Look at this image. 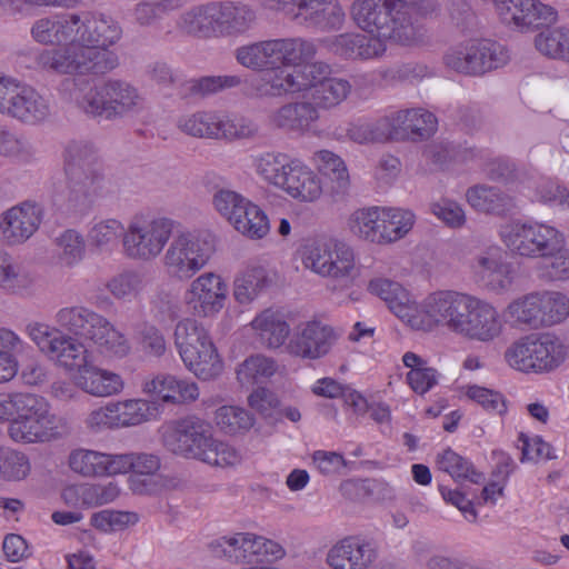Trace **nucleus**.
Wrapping results in <instances>:
<instances>
[{
  "mask_svg": "<svg viewBox=\"0 0 569 569\" xmlns=\"http://www.w3.org/2000/svg\"><path fill=\"white\" fill-rule=\"evenodd\" d=\"M426 153L433 163L439 166L465 162L475 157L472 149L462 148L451 142L435 143L427 149Z\"/></svg>",
  "mask_w": 569,
  "mask_h": 569,
  "instance_id": "774afa93",
  "label": "nucleus"
},
{
  "mask_svg": "<svg viewBox=\"0 0 569 569\" xmlns=\"http://www.w3.org/2000/svg\"><path fill=\"white\" fill-rule=\"evenodd\" d=\"M351 14L371 37L402 44L417 42L419 29L411 22L412 7L405 0H356Z\"/></svg>",
  "mask_w": 569,
  "mask_h": 569,
  "instance_id": "7ed1b4c3",
  "label": "nucleus"
},
{
  "mask_svg": "<svg viewBox=\"0 0 569 569\" xmlns=\"http://www.w3.org/2000/svg\"><path fill=\"white\" fill-rule=\"evenodd\" d=\"M479 40L452 49L445 56L446 64L460 73L479 76L485 73V62L479 57Z\"/></svg>",
  "mask_w": 569,
  "mask_h": 569,
  "instance_id": "79ce46f5",
  "label": "nucleus"
},
{
  "mask_svg": "<svg viewBox=\"0 0 569 569\" xmlns=\"http://www.w3.org/2000/svg\"><path fill=\"white\" fill-rule=\"evenodd\" d=\"M398 133L412 140L428 138L436 130V117L423 109H408L396 112Z\"/></svg>",
  "mask_w": 569,
  "mask_h": 569,
  "instance_id": "4c0bfd02",
  "label": "nucleus"
},
{
  "mask_svg": "<svg viewBox=\"0 0 569 569\" xmlns=\"http://www.w3.org/2000/svg\"><path fill=\"white\" fill-rule=\"evenodd\" d=\"M43 211L39 204L23 201L0 214V241L9 244H22L39 229Z\"/></svg>",
  "mask_w": 569,
  "mask_h": 569,
  "instance_id": "f3484780",
  "label": "nucleus"
},
{
  "mask_svg": "<svg viewBox=\"0 0 569 569\" xmlns=\"http://www.w3.org/2000/svg\"><path fill=\"white\" fill-rule=\"evenodd\" d=\"M217 426L226 433L248 431L254 423L252 415L243 408L222 406L216 411Z\"/></svg>",
  "mask_w": 569,
  "mask_h": 569,
  "instance_id": "864d4df0",
  "label": "nucleus"
},
{
  "mask_svg": "<svg viewBox=\"0 0 569 569\" xmlns=\"http://www.w3.org/2000/svg\"><path fill=\"white\" fill-rule=\"evenodd\" d=\"M218 37H234L250 30L257 20L254 8L246 2L217 3Z\"/></svg>",
  "mask_w": 569,
  "mask_h": 569,
  "instance_id": "c756f323",
  "label": "nucleus"
},
{
  "mask_svg": "<svg viewBox=\"0 0 569 569\" xmlns=\"http://www.w3.org/2000/svg\"><path fill=\"white\" fill-rule=\"evenodd\" d=\"M376 559V548L353 537L340 540L327 553V562L332 569H368Z\"/></svg>",
  "mask_w": 569,
  "mask_h": 569,
  "instance_id": "b1692460",
  "label": "nucleus"
},
{
  "mask_svg": "<svg viewBox=\"0 0 569 569\" xmlns=\"http://www.w3.org/2000/svg\"><path fill=\"white\" fill-rule=\"evenodd\" d=\"M502 329L498 310L489 302L473 297L457 335L469 340L490 342L501 335Z\"/></svg>",
  "mask_w": 569,
  "mask_h": 569,
  "instance_id": "6ab92c4d",
  "label": "nucleus"
},
{
  "mask_svg": "<svg viewBox=\"0 0 569 569\" xmlns=\"http://www.w3.org/2000/svg\"><path fill=\"white\" fill-rule=\"evenodd\" d=\"M278 188L301 201H315L322 191L317 174L297 159L291 160Z\"/></svg>",
  "mask_w": 569,
  "mask_h": 569,
  "instance_id": "cd10ccee",
  "label": "nucleus"
},
{
  "mask_svg": "<svg viewBox=\"0 0 569 569\" xmlns=\"http://www.w3.org/2000/svg\"><path fill=\"white\" fill-rule=\"evenodd\" d=\"M303 262L315 273L343 283L350 282L356 274L352 248L335 239L308 246Z\"/></svg>",
  "mask_w": 569,
  "mask_h": 569,
  "instance_id": "f8f14e48",
  "label": "nucleus"
},
{
  "mask_svg": "<svg viewBox=\"0 0 569 569\" xmlns=\"http://www.w3.org/2000/svg\"><path fill=\"white\" fill-rule=\"evenodd\" d=\"M240 216L232 222V226L243 236L261 239L269 232L268 217L257 204L249 202Z\"/></svg>",
  "mask_w": 569,
  "mask_h": 569,
  "instance_id": "603ef678",
  "label": "nucleus"
},
{
  "mask_svg": "<svg viewBox=\"0 0 569 569\" xmlns=\"http://www.w3.org/2000/svg\"><path fill=\"white\" fill-rule=\"evenodd\" d=\"M310 63L298 68L271 66L251 82L252 93L258 98H283L307 92V80L315 78Z\"/></svg>",
  "mask_w": 569,
  "mask_h": 569,
  "instance_id": "ddd939ff",
  "label": "nucleus"
},
{
  "mask_svg": "<svg viewBox=\"0 0 569 569\" xmlns=\"http://www.w3.org/2000/svg\"><path fill=\"white\" fill-rule=\"evenodd\" d=\"M127 229L117 219H106L93 224L89 231L91 243L98 248H109L124 237Z\"/></svg>",
  "mask_w": 569,
  "mask_h": 569,
  "instance_id": "338daca9",
  "label": "nucleus"
},
{
  "mask_svg": "<svg viewBox=\"0 0 569 569\" xmlns=\"http://www.w3.org/2000/svg\"><path fill=\"white\" fill-rule=\"evenodd\" d=\"M30 141L23 136L16 134L7 127L0 124V154L28 161L33 156Z\"/></svg>",
  "mask_w": 569,
  "mask_h": 569,
  "instance_id": "69168bd1",
  "label": "nucleus"
},
{
  "mask_svg": "<svg viewBox=\"0 0 569 569\" xmlns=\"http://www.w3.org/2000/svg\"><path fill=\"white\" fill-rule=\"evenodd\" d=\"M73 100L88 118L106 121L137 114L144 107V99L138 88L127 80L116 78L87 89H76Z\"/></svg>",
  "mask_w": 569,
  "mask_h": 569,
  "instance_id": "20e7f679",
  "label": "nucleus"
},
{
  "mask_svg": "<svg viewBox=\"0 0 569 569\" xmlns=\"http://www.w3.org/2000/svg\"><path fill=\"white\" fill-rule=\"evenodd\" d=\"M437 465L455 481L469 480L472 483H481L485 480L483 473L477 471L471 461L450 448L438 455Z\"/></svg>",
  "mask_w": 569,
  "mask_h": 569,
  "instance_id": "a18cd8bd",
  "label": "nucleus"
},
{
  "mask_svg": "<svg viewBox=\"0 0 569 569\" xmlns=\"http://www.w3.org/2000/svg\"><path fill=\"white\" fill-rule=\"evenodd\" d=\"M276 362L261 355L246 359L237 370V378L243 386H249L271 377L276 372Z\"/></svg>",
  "mask_w": 569,
  "mask_h": 569,
  "instance_id": "5fc2aeb1",
  "label": "nucleus"
},
{
  "mask_svg": "<svg viewBox=\"0 0 569 569\" xmlns=\"http://www.w3.org/2000/svg\"><path fill=\"white\" fill-rule=\"evenodd\" d=\"M538 277L545 281H563L569 279V250L562 249L543 258L537 269Z\"/></svg>",
  "mask_w": 569,
  "mask_h": 569,
  "instance_id": "0e129e2a",
  "label": "nucleus"
},
{
  "mask_svg": "<svg viewBox=\"0 0 569 569\" xmlns=\"http://www.w3.org/2000/svg\"><path fill=\"white\" fill-rule=\"evenodd\" d=\"M217 3H206L184 11L178 21L179 28L197 38H218Z\"/></svg>",
  "mask_w": 569,
  "mask_h": 569,
  "instance_id": "2f4dec72",
  "label": "nucleus"
},
{
  "mask_svg": "<svg viewBox=\"0 0 569 569\" xmlns=\"http://www.w3.org/2000/svg\"><path fill=\"white\" fill-rule=\"evenodd\" d=\"M312 70L307 80V92L310 91L309 102L315 106L316 111L330 110L343 102L351 92V84L342 78L331 77L332 68L323 61L310 63Z\"/></svg>",
  "mask_w": 569,
  "mask_h": 569,
  "instance_id": "2eb2a0df",
  "label": "nucleus"
},
{
  "mask_svg": "<svg viewBox=\"0 0 569 569\" xmlns=\"http://www.w3.org/2000/svg\"><path fill=\"white\" fill-rule=\"evenodd\" d=\"M251 326L260 342L267 348L281 347L290 335V326L286 316L278 309H264L256 316Z\"/></svg>",
  "mask_w": 569,
  "mask_h": 569,
  "instance_id": "7c9ffc66",
  "label": "nucleus"
},
{
  "mask_svg": "<svg viewBox=\"0 0 569 569\" xmlns=\"http://www.w3.org/2000/svg\"><path fill=\"white\" fill-rule=\"evenodd\" d=\"M472 298L473 296L467 293L441 290L426 299L423 310L430 321L441 325L457 335Z\"/></svg>",
  "mask_w": 569,
  "mask_h": 569,
  "instance_id": "a211bd4d",
  "label": "nucleus"
},
{
  "mask_svg": "<svg viewBox=\"0 0 569 569\" xmlns=\"http://www.w3.org/2000/svg\"><path fill=\"white\" fill-rule=\"evenodd\" d=\"M63 178L51 183L53 206L67 214L86 213L94 200L117 191L116 183L104 173L94 143L87 139L68 141L62 152Z\"/></svg>",
  "mask_w": 569,
  "mask_h": 569,
  "instance_id": "f03ea898",
  "label": "nucleus"
},
{
  "mask_svg": "<svg viewBox=\"0 0 569 569\" xmlns=\"http://www.w3.org/2000/svg\"><path fill=\"white\" fill-rule=\"evenodd\" d=\"M137 349L148 358L159 359L167 352V341L162 332L152 325H143L134 337Z\"/></svg>",
  "mask_w": 569,
  "mask_h": 569,
  "instance_id": "052dcab7",
  "label": "nucleus"
},
{
  "mask_svg": "<svg viewBox=\"0 0 569 569\" xmlns=\"http://www.w3.org/2000/svg\"><path fill=\"white\" fill-rule=\"evenodd\" d=\"M268 284L263 268H252L234 281V298L240 303L252 301Z\"/></svg>",
  "mask_w": 569,
  "mask_h": 569,
  "instance_id": "13d9d810",
  "label": "nucleus"
},
{
  "mask_svg": "<svg viewBox=\"0 0 569 569\" xmlns=\"http://www.w3.org/2000/svg\"><path fill=\"white\" fill-rule=\"evenodd\" d=\"M214 251L210 234L180 233L170 242L163 266L170 277L188 280L200 271Z\"/></svg>",
  "mask_w": 569,
  "mask_h": 569,
  "instance_id": "9d476101",
  "label": "nucleus"
},
{
  "mask_svg": "<svg viewBox=\"0 0 569 569\" xmlns=\"http://www.w3.org/2000/svg\"><path fill=\"white\" fill-rule=\"evenodd\" d=\"M234 59L241 67L257 72H266L276 64L272 40H262L238 47Z\"/></svg>",
  "mask_w": 569,
  "mask_h": 569,
  "instance_id": "e433bc0d",
  "label": "nucleus"
},
{
  "mask_svg": "<svg viewBox=\"0 0 569 569\" xmlns=\"http://www.w3.org/2000/svg\"><path fill=\"white\" fill-rule=\"evenodd\" d=\"M291 160L286 153L264 152L253 159V167L264 181L279 187Z\"/></svg>",
  "mask_w": 569,
  "mask_h": 569,
  "instance_id": "3c124183",
  "label": "nucleus"
},
{
  "mask_svg": "<svg viewBox=\"0 0 569 569\" xmlns=\"http://www.w3.org/2000/svg\"><path fill=\"white\" fill-rule=\"evenodd\" d=\"M466 198L476 210L496 216H505L516 207L515 199L511 196L497 187L486 184L469 188Z\"/></svg>",
  "mask_w": 569,
  "mask_h": 569,
  "instance_id": "72a5a7b5",
  "label": "nucleus"
},
{
  "mask_svg": "<svg viewBox=\"0 0 569 569\" xmlns=\"http://www.w3.org/2000/svg\"><path fill=\"white\" fill-rule=\"evenodd\" d=\"M31 471V463L24 452L4 450L0 452V479L6 481H21Z\"/></svg>",
  "mask_w": 569,
  "mask_h": 569,
  "instance_id": "4d7b16f0",
  "label": "nucleus"
},
{
  "mask_svg": "<svg viewBox=\"0 0 569 569\" xmlns=\"http://www.w3.org/2000/svg\"><path fill=\"white\" fill-rule=\"evenodd\" d=\"M172 230L171 219L134 216L123 237L124 252L132 259L151 260L163 250Z\"/></svg>",
  "mask_w": 569,
  "mask_h": 569,
  "instance_id": "9b49d317",
  "label": "nucleus"
},
{
  "mask_svg": "<svg viewBox=\"0 0 569 569\" xmlns=\"http://www.w3.org/2000/svg\"><path fill=\"white\" fill-rule=\"evenodd\" d=\"M143 390L157 395L164 402L182 403L193 401L199 396L194 382L177 379L171 375H158L144 383Z\"/></svg>",
  "mask_w": 569,
  "mask_h": 569,
  "instance_id": "473e14b6",
  "label": "nucleus"
},
{
  "mask_svg": "<svg viewBox=\"0 0 569 569\" xmlns=\"http://www.w3.org/2000/svg\"><path fill=\"white\" fill-rule=\"evenodd\" d=\"M220 114L214 112H197L179 119L178 127L189 136L219 139Z\"/></svg>",
  "mask_w": 569,
  "mask_h": 569,
  "instance_id": "de8ad7c7",
  "label": "nucleus"
},
{
  "mask_svg": "<svg viewBox=\"0 0 569 569\" xmlns=\"http://www.w3.org/2000/svg\"><path fill=\"white\" fill-rule=\"evenodd\" d=\"M166 447L173 453L199 459L208 465L226 467L238 461L237 451L212 437L210 423L189 416L176 422L163 436Z\"/></svg>",
  "mask_w": 569,
  "mask_h": 569,
  "instance_id": "39448f33",
  "label": "nucleus"
},
{
  "mask_svg": "<svg viewBox=\"0 0 569 569\" xmlns=\"http://www.w3.org/2000/svg\"><path fill=\"white\" fill-rule=\"evenodd\" d=\"M77 385L87 393L96 397H108L123 389L122 378L112 371L101 369L92 361L81 370Z\"/></svg>",
  "mask_w": 569,
  "mask_h": 569,
  "instance_id": "f704fd0d",
  "label": "nucleus"
},
{
  "mask_svg": "<svg viewBox=\"0 0 569 569\" xmlns=\"http://www.w3.org/2000/svg\"><path fill=\"white\" fill-rule=\"evenodd\" d=\"M538 313L537 292L513 300L506 309L510 322L519 328L538 329Z\"/></svg>",
  "mask_w": 569,
  "mask_h": 569,
  "instance_id": "09e8293b",
  "label": "nucleus"
},
{
  "mask_svg": "<svg viewBox=\"0 0 569 569\" xmlns=\"http://www.w3.org/2000/svg\"><path fill=\"white\" fill-rule=\"evenodd\" d=\"M51 116L48 98L26 83L20 84L9 117L27 124H37Z\"/></svg>",
  "mask_w": 569,
  "mask_h": 569,
  "instance_id": "c85d7f7f",
  "label": "nucleus"
},
{
  "mask_svg": "<svg viewBox=\"0 0 569 569\" xmlns=\"http://www.w3.org/2000/svg\"><path fill=\"white\" fill-rule=\"evenodd\" d=\"M368 290L383 300L399 318L408 316L409 295L399 282L386 278H376L369 281Z\"/></svg>",
  "mask_w": 569,
  "mask_h": 569,
  "instance_id": "a19ab883",
  "label": "nucleus"
},
{
  "mask_svg": "<svg viewBox=\"0 0 569 569\" xmlns=\"http://www.w3.org/2000/svg\"><path fill=\"white\" fill-rule=\"evenodd\" d=\"M319 170L327 176L337 194H345L349 188V173L343 160L329 150H321L317 153Z\"/></svg>",
  "mask_w": 569,
  "mask_h": 569,
  "instance_id": "49530a36",
  "label": "nucleus"
},
{
  "mask_svg": "<svg viewBox=\"0 0 569 569\" xmlns=\"http://www.w3.org/2000/svg\"><path fill=\"white\" fill-rule=\"evenodd\" d=\"M272 42L276 64L298 68L310 63L317 53L316 44L302 38L272 39Z\"/></svg>",
  "mask_w": 569,
  "mask_h": 569,
  "instance_id": "c9c22d12",
  "label": "nucleus"
},
{
  "mask_svg": "<svg viewBox=\"0 0 569 569\" xmlns=\"http://www.w3.org/2000/svg\"><path fill=\"white\" fill-rule=\"evenodd\" d=\"M500 21L520 31L539 28L556 19L552 7L540 0H493Z\"/></svg>",
  "mask_w": 569,
  "mask_h": 569,
  "instance_id": "dca6fc26",
  "label": "nucleus"
},
{
  "mask_svg": "<svg viewBox=\"0 0 569 569\" xmlns=\"http://www.w3.org/2000/svg\"><path fill=\"white\" fill-rule=\"evenodd\" d=\"M217 557H224L233 562H263L261 557L272 556L279 558L283 555L282 548L264 537L250 532H239L233 537H222L211 543Z\"/></svg>",
  "mask_w": 569,
  "mask_h": 569,
  "instance_id": "4468645a",
  "label": "nucleus"
},
{
  "mask_svg": "<svg viewBox=\"0 0 569 569\" xmlns=\"http://www.w3.org/2000/svg\"><path fill=\"white\" fill-rule=\"evenodd\" d=\"M103 452L76 449L69 456V467L84 477L103 476Z\"/></svg>",
  "mask_w": 569,
  "mask_h": 569,
  "instance_id": "680f3d73",
  "label": "nucleus"
},
{
  "mask_svg": "<svg viewBox=\"0 0 569 569\" xmlns=\"http://www.w3.org/2000/svg\"><path fill=\"white\" fill-rule=\"evenodd\" d=\"M183 0H142L133 10V21L140 27H150L161 20L166 14L179 9Z\"/></svg>",
  "mask_w": 569,
  "mask_h": 569,
  "instance_id": "8fccbe9b",
  "label": "nucleus"
},
{
  "mask_svg": "<svg viewBox=\"0 0 569 569\" xmlns=\"http://www.w3.org/2000/svg\"><path fill=\"white\" fill-rule=\"evenodd\" d=\"M472 270L477 281L492 292L502 293L512 284L511 266L497 250H487L475 257Z\"/></svg>",
  "mask_w": 569,
  "mask_h": 569,
  "instance_id": "5701e85b",
  "label": "nucleus"
},
{
  "mask_svg": "<svg viewBox=\"0 0 569 569\" xmlns=\"http://www.w3.org/2000/svg\"><path fill=\"white\" fill-rule=\"evenodd\" d=\"M507 248L525 258H547L565 247L563 234L552 226L513 222L501 230Z\"/></svg>",
  "mask_w": 569,
  "mask_h": 569,
  "instance_id": "1a4fd4ad",
  "label": "nucleus"
},
{
  "mask_svg": "<svg viewBox=\"0 0 569 569\" xmlns=\"http://www.w3.org/2000/svg\"><path fill=\"white\" fill-rule=\"evenodd\" d=\"M57 325L64 331L92 341L108 357L123 359L131 352V343L106 317L83 306L60 309Z\"/></svg>",
  "mask_w": 569,
  "mask_h": 569,
  "instance_id": "423d86ee",
  "label": "nucleus"
},
{
  "mask_svg": "<svg viewBox=\"0 0 569 569\" xmlns=\"http://www.w3.org/2000/svg\"><path fill=\"white\" fill-rule=\"evenodd\" d=\"M337 337L332 327L317 320L308 321L297 328L289 349L297 357L319 359L330 351Z\"/></svg>",
  "mask_w": 569,
  "mask_h": 569,
  "instance_id": "aec40b11",
  "label": "nucleus"
},
{
  "mask_svg": "<svg viewBox=\"0 0 569 569\" xmlns=\"http://www.w3.org/2000/svg\"><path fill=\"white\" fill-rule=\"evenodd\" d=\"M508 365L522 372H542L562 361V346L550 333H531L515 341L505 352Z\"/></svg>",
  "mask_w": 569,
  "mask_h": 569,
  "instance_id": "6e6552de",
  "label": "nucleus"
},
{
  "mask_svg": "<svg viewBox=\"0 0 569 569\" xmlns=\"http://www.w3.org/2000/svg\"><path fill=\"white\" fill-rule=\"evenodd\" d=\"M54 258L62 268L78 266L86 256V241L83 236L74 230L67 229L53 239Z\"/></svg>",
  "mask_w": 569,
  "mask_h": 569,
  "instance_id": "ea45409f",
  "label": "nucleus"
},
{
  "mask_svg": "<svg viewBox=\"0 0 569 569\" xmlns=\"http://www.w3.org/2000/svg\"><path fill=\"white\" fill-rule=\"evenodd\" d=\"M56 345L57 348L51 350L48 357L56 360L61 367L77 370L80 373L91 362L88 349L77 339L61 332Z\"/></svg>",
  "mask_w": 569,
  "mask_h": 569,
  "instance_id": "58836bf2",
  "label": "nucleus"
},
{
  "mask_svg": "<svg viewBox=\"0 0 569 569\" xmlns=\"http://www.w3.org/2000/svg\"><path fill=\"white\" fill-rule=\"evenodd\" d=\"M295 20L321 31L338 30L345 22V12L336 0H295Z\"/></svg>",
  "mask_w": 569,
  "mask_h": 569,
  "instance_id": "412c9836",
  "label": "nucleus"
},
{
  "mask_svg": "<svg viewBox=\"0 0 569 569\" xmlns=\"http://www.w3.org/2000/svg\"><path fill=\"white\" fill-rule=\"evenodd\" d=\"M538 329L562 322L569 316V299L553 291L537 292Z\"/></svg>",
  "mask_w": 569,
  "mask_h": 569,
  "instance_id": "37998d69",
  "label": "nucleus"
},
{
  "mask_svg": "<svg viewBox=\"0 0 569 569\" xmlns=\"http://www.w3.org/2000/svg\"><path fill=\"white\" fill-rule=\"evenodd\" d=\"M328 49L345 59H372L382 54L386 44L382 40L362 33H341L327 41Z\"/></svg>",
  "mask_w": 569,
  "mask_h": 569,
  "instance_id": "bb28decb",
  "label": "nucleus"
},
{
  "mask_svg": "<svg viewBox=\"0 0 569 569\" xmlns=\"http://www.w3.org/2000/svg\"><path fill=\"white\" fill-rule=\"evenodd\" d=\"M174 343L184 366L201 380H211L221 371V361L206 328L192 319L177 323Z\"/></svg>",
  "mask_w": 569,
  "mask_h": 569,
  "instance_id": "0eeeda50",
  "label": "nucleus"
},
{
  "mask_svg": "<svg viewBox=\"0 0 569 569\" xmlns=\"http://www.w3.org/2000/svg\"><path fill=\"white\" fill-rule=\"evenodd\" d=\"M30 33L37 43L54 46L32 52L37 70L101 77L120 64L110 48L121 39L122 28L111 17L90 11L52 14L37 19Z\"/></svg>",
  "mask_w": 569,
  "mask_h": 569,
  "instance_id": "f257e3e1",
  "label": "nucleus"
},
{
  "mask_svg": "<svg viewBox=\"0 0 569 569\" xmlns=\"http://www.w3.org/2000/svg\"><path fill=\"white\" fill-rule=\"evenodd\" d=\"M112 403L116 427L137 426L148 420L151 415V407L144 400H127Z\"/></svg>",
  "mask_w": 569,
  "mask_h": 569,
  "instance_id": "bf43d9fd",
  "label": "nucleus"
},
{
  "mask_svg": "<svg viewBox=\"0 0 569 569\" xmlns=\"http://www.w3.org/2000/svg\"><path fill=\"white\" fill-rule=\"evenodd\" d=\"M189 303H193L199 315L209 316L223 307L227 284L220 276L212 272L201 274L192 281Z\"/></svg>",
  "mask_w": 569,
  "mask_h": 569,
  "instance_id": "a878e982",
  "label": "nucleus"
},
{
  "mask_svg": "<svg viewBox=\"0 0 569 569\" xmlns=\"http://www.w3.org/2000/svg\"><path fill=\"white\" fill-rule=\"evenodd\" d=\"M320 114L307 100L287 102L268 116V124L284 133L303 136L319 120Z\"/></svg>",
  "mask_w": 569,
  "mask_h": 569,
  "instance_id": "4be33fe9",
  "label": "nucleus"
},
{
  "mask_svg": "<svg viewBox=\"0 0 569 569\" xmlns=\"http://www.w3.org/2000/svg\"><path fill=\"white\" fill-rule=\"evenodd\" d=\"M219 139L229 141L253 139L259 133L258 123L243 116H220Z\"/></svg>",
  "mask_w": 569,
  "mask_h": 569,
  "instance_id": "6e6d98bb",
  "label": "nucleus"
},
{
  "mask_svg": "<svg viewBox=\"0 0 569 569\" xmlns=\"http://www.w3.org/2000/svg\"><path fill=\"white\" fill-rule=\"evenodd\" d=\"M148 284L147 272L142 270H124L112 277L107 288L119 300L137 299Z\"/></svg>",
  "mask_w": 569,
  "mask_h": 569,
  "instance_id": "c03bdc74",
  "label": "nucleus"
},
{
  "mask_svg": "<svg viewBox=\"0 0 569 569\" xmlns=\"http://www.w3.org/2000/svg\"><path fill=\"white\" fill-rule=\"evenodd\" d=\"M386 226L382 230L386 236L385 243L395 242L403 238L412 228L415 223V214L409 210L399 208H386Z\"/></svg>",
  "mask_w": 569,
  "mask_h": 569,
  "instance_id": "e2e57ef3",
  "label": "nucleus"
},
{
  "mask_svg": "<svg viewBox=\"0 0 569 569\" xmlns=\"http://www.w3.org/2000/svg\"><path fill=\"white\" fill-rule=\"evenodd\" d=\"M58 418L49 409L42 410L41 416L13 418L8 426V435L14 442L38 443L47 442L58 433Z\"/></svg>",
  "mask_w": 569,
  "mask_h": 569,
  "instance_id": "393cba45",
  "label": "nucleus"
}]
</instances>
